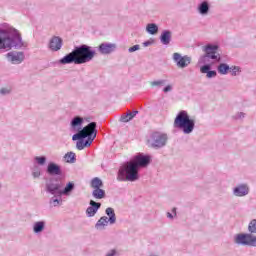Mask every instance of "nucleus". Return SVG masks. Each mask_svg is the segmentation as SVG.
I'll return each instance as SVG.
<instances>
[{"mask_svg": "<svg viewBox=\"0 0 256 256\" xmlns=\"http://www.w3.org/2000/svg\"><path fill=\"white\" fill-rule=\"evenodd\" d=\"M233 195L235 197H245L249 195V186L247 184H240L233 188Z\"/></svg>", "mask_w": 256, "mask_h": 256, "instance_id": "obj_17", "label": "nucleus"}, {"mask_svg": "<svg viewBox=\"0 0 256 256\" xmlns=\"http://www.w3.org/2000/svg\"><path fill=\"white\" fill-rule=\"evenodd\" d=\"M167 217H168V219H173V214L170 212H167Z\"/></svg>", "mask_w": 256, "mask_h": 256, "instance_id": "obj_44", "label": "nucleus"}, {"mask_svg": "<svg viewBox=\"0 0 256 256\" xmlns=\"http://www.w3.org/2000/svg\"><path fill=\"white\" fill-rule=\"evenodd\" d=\"M34 161L38 164V165H45L47 163V157L46 156H36L34 158Z\"/></svg>", "mask_w": 256, "mask_h": 256, "instance_id": "obj_34", "label": "nucleus"}, {"mask_svg": "<svg viewBox=\"0 0 256 256\" xmlns=\"http://www.w3.org/2000/svg\"><path fill=\"white\" fill-rule=\"evenodd\" d=\"M217 71L220 75H227L231 71V67L227 63H220L217 66Z\"/></svg>", "mask_w": 256, "mask_h": 256, "instance_id": "obj_26", "label": "nucleus"}, {"mask_svg": "<svg viewBox=\"0 0 256 256\" xmlns=\"http://www.w3.org/2000/svg\"><path fill=\"white\" fill-rule=\"evenodd\" d=\"M172 213L175 214V215H177V208H173V209H172Z\"/></svg>", "mask_w": 256, "mask_h": 256, "instance_id": "obj_45", "label": "nucleus"}, {"mask_svg": "<svg viewBox=\"0 0 256 256\" xmlns=\"http://www.w3.org/2000/svg\"><path fill=\"white\" fill-rule=\"evenodd\" d=\"M200 15H207L209 13V2L203 1L198 6Z\"/></svg>", "mask_w": 256, "mask_h": 256, "instance_id": "obj_27", "label": "nucleus"}, {"mask_svg": "<svg viewBox=\"0 0 256 256\" xmlns=\"http://www.w3.org/2000/svg\"><path fill=\"white\" fill-rule=\"evenodd\" d=\"M105 256H119V251L117 249H110Z\"/></svg>", "mask_w": 256, "mask_h": 256, "instance_id": "obj_37", "label": "nucleus"}, {"mask_svg": "<svg viewBox=\"0 0 256 256\" xmlns=\"http://www.w3.org/2000/svg\"><path fill=\"white\" fill-rule=\"evenodd\" d=\"M139 114V111L134 110V111H128L126 114L122 115L120 118V121L122 123H129L133 118H135Z\"/></svg>", "mask_w": 256, "mask_h": 256, "instance_id": "obj_23", "label": "nucleus"}, {"mask_svg": "<svg viewBox=\"0 0 256 256\" xmlns=\"http://www.w3.org/2000/svg\"><path fill=\"white\" fill-rule=\"evenodd\" d=\"M139 49H141V46H139V44H136V45L130 47V48L128 49V52H129V53H135V51H139Z\"/></svg>", "mask_w": 256, "mask_h": 256, "instance_id": "obj_38", "label": "nucleus"}, {"mask_svg": "<svg viewBox=\"0 0 256 256\" xmlns=\"http://www.w3.org/2000/svg\"><path fill=\"white\" fill-rule=\"evenodd\" d=\"M46 173L50 175V177H61V175H63V169H61V165L55 162H49L46 167Z\"/></svg>", "mask_w": 256, "mask_h": 256, "instance_id": "obj_10", "label": "nucleus"}, {"mask_svg": "<svg viewBox=\"0 0 256 256\" xmlns=\"http://www.w3.org/2000/svg\"><path fill=\"white\" fill-rule=\"evenodd\" d=\"M107 225H109L107 216H102L95 224V229L103 230Z\"/></svg>", "mask_w": 256, "mask_h": 256, "instance_id": "obj_25", "label": "nucleus"}, {"mask_svg": "<svg viewBox=\"0 0 256 256\" xmlns=\"http://www.w3.org/2000/svg\"><path fill=\"white\" fill-rule=\"evenodd\" d=\"M151 164V156L138 154L128 162H126L118 171V181H139V169L149 167Z\"/></svg>", "mask_w": 256, "mask_h": 256, "instance_id": "obj_1", "label": "nucleus"}, {"mask_svg": "<svg viewBox=\"0 0 256 256\" xmlns=\"http://www.w3.org/2000/svg\"><path fill=\"white\" fill-rule=\"evenodd\" d=\"M63 189L62 178L59 176H50L45 182V191L49 195H59Z\"/></svg>", "mask_w": 256, "mask_h": 256, "instance_id": "obj_7", "label": "nucleus"}, {"mask_svg": "<svg viewBox=\"0 0 256 256\" xmlns=\"http://www.w3.org/2000/svg\"><path fill=\"white\" fill-rule=\"evenodd\" d=\"M97 137V122H90L83 127V131L75 133L72 136V141H77L76 148L78 151H83L85 147H91L93 141Z\"/></svg>", "mask_w": 256, "mask_h": 256, "instance_id": "obj_4", "label": "nucleus"}, {"mask_svg": "<svg viewBox=\"0 0 256 256\" xmlns=\"http://www.w3.org/2000/svg\"><path fill=\"white\" fill-rule=\"evenodd\" d=\"M105 213L107 217H109L108 221L110 225H115V223H117V216L115 215V209H113L112 207H108L106 208Z\"/></svg>", "mask_w": 256, "mask_h": 256, "instance_id": "obj_22", "label": "nucleus"}, {"mask_svg": "<svg viewBox=\"0 0 256 256\" xmlns=\"http://www.w3.org/2000/svg\"><path fill=\"white\" fill-rule=\"evenodd\" d=\"M167 83V80L161 79V80H155L150 82L151 87H163Z\"/></svg>", "mask_w": 256, "mask_h": 256, "instance_id": "obj_33", "label": "nucleus"}, {"mask_svg": "<svg viewBox=\"0 0 256 256\" xmlns=\"http://www.w3.org/2000/svg\"><path fill=\"white\" fill-rule=\"evenodd\" d=\"M95 55L97 52L93 50V48L87 44H82L79 46H75L74 49L62 57L58 63L60 65H85V63H89L95 59Z\"/></svg>", "mask_w": 256, "mask_h": 256, "instance_id": "obj_3", "label": "nucleus"}, {"mask_svg": "<svg viewBox=\"0 0 256 256\" xmlns=\"http://www.w3.org/2000/svg\"><path fill=\"white\" fill-rule=\"evenodd\" d=\"M83 117L81 116H75L72 118L70 122V131L71 133H81L83 131Z\"/></svg>", "mask_w": 256, "mask_h": 256, "instance_id": "obj_11", "label": "nucleus"}, {"mask_svg": "<svg viewBox=\"0 0 256 256\" xmlns=\"http://www.w3.org/2000/svg\"><path fill=\"white\" fill-rule=\"evenodd\" d=\"M90 187H92V189H103V180L99 177L93 178L91 180Z\"/></svg>", "mask_w": 256, "mask_h": 256, "instance_id": "obj_29", "label": "nucleus"}, {"mask_svg": "<svg viewBox=\"0 0 256 256\" xmlns=\"http://www.w3.org/2000/svg\"><path fill=\"white\" fill-rule=\"evenodd\" d=\"M49 203L51 205V207H59V205H61V203H63V200L60 198H57L56 195H54L52 198H50Z\"/></svg>", "mask_w": 256, "mask_h": 256, "instance_id": "obj_31", "label": "nucleus"}, {"mask_svg": "<svg viewBox=\"0 0 256 256\" xmlns=\"http://www.w3.org/2000/svg\"><path fill=\"white\" fill-rule=\"evenodd\" d=\"M234 242L236 243V245L251 247V234L250 233L237 234L234 238Z\"/></svg>", "mask_w": 256, "mask_h": 256, "instance_id": "obj_14", "label": "nucleus"}, {"mask_svg": "<svg viewBox=\"0 0 256 256\" xmlns=\"http://www.w3.org/2000/svg\"><path fill=\"white\" fill-rule=\"evenodd\" d=\"M32 177L34 179H39L41 177V169L38 166H35L32 170Z\"/></svg>", "mask_w": 256, "mask_h": 256, "instance_id": "obj_35", "label": "nucleus"}, {"mask_svg": "<svg viewBox=\"0 0 256 256\" xmlns=\"http://www.w3.org/2000/svg\"><path fill=\"white\" fill-rule=\"evenodd\" d=\"M172 59L174 63H176V67H178V69H187V67L191 65V56L188 55L182 56L180 53L175 52Z\"/></svg>", "mask_w": 256, "mask_h": 256, "instance_id": "obj_9", "label": "nucleus"}, {"mask_svg": "<svg viewBox=\"0 0 256 256\" xmlns=\"http://www.w3.org/2000/svg\"><path fill=\"white\" fill-rule=\"evenodd\" d=\"M151 45H153V41H151V40L145 41V42L143 43V47H149V46H151Z\"/></svg>", "mask_w": 256, "mask_h": 256, "instance_id": "obj_43", "label": "nucleus"}, {"mask_svg": "<svg viewBox=\"0 0 256 256\" xmlns=\"http://www.w3.org/2000/svg\"><path fill=\"white\" fill-rule=\"evenodd\" d=\"M174 127L181 129L185 135H189L195 129V120L191 119L187 111L181 110L174 120Z\"/></svg>", "mask_w": 256, "mask_h": 256, "instance_id": "obj_5", "label": "nucleus"}, {"mask_svg": "<svg viewBox=\"0 0 256 256\" xmlns=\"http://www.w3.org/2000/svg\"><path fill=\"white\" fill-rule=\"evenodd\" d=\"M146 31L149 35H157V33H159V26L155 23L147 24Z\"/></svg>", "mask_w": 256, "mask_h": 256, "instance_id": "obj_28", "label": "nucleus"}, {"mask_svg": "<svg viewBox=\"0 0 256 256\" xmlns=\"http://www.w3.org/2000/svg\"><path fill=\"white\" fill-rule=\"evenodd\" d=\"M11 93V90L7 88L0 89V95H9Z\"/></svg>", "mask_w": 256, "mask_h": 256, "instance_id": "obj_42", "label": "nucleus"}, {"mask_svg": "<svg viewBox=\"0 0 256 256\" xmlns=\"http://www.w3.org/2000/svg\"><path fill=\"white\" fill-rule=\"evenodd\" d=\"M92 197L96 201H101V199H105V197H107V193L102 188H94L92 191Z\"/></svg>", "mask_w": 256, "mask_h": 256, "instance_id": "obj_20", "label": "nucleus"}, {"mask_svg": "<svg viewBox=\"0 0 256 256\" xmlns=\"http://www.w3.org/2000/svg\"><path fill=\"white\" fill-rule=\"evenodd\" d=\"M212 67H213V64L205 63L203 66L200 67V72L203 74H206L207 79H213L217 77V71L211 70Z\"/></svg>", "mask_w": 256, "mask_h": 256, "instance_id": "obj_16", "label": "nucleus"}, {"mask_svg": "<svg viewBox=\"0 0 256 256\" xmlns=\"http://www.w3.org/2000/svg\"><path fill=\"white\" fill-rule=\"evenodd\" d=\"M8 61H11L14 65H19L25 61L24 52H9L6 55Z\"/></svg>", "mask_w": 256, "mask_h": 256, "instance_id": "obj_13", "label": "nucleus"}, {"mask_svg": "<svg viewBox=\"0 0 256 256\" xmlns=\"http://www.w3.org/2000/svg\"><path fill=\"white\" fill-rule=\"evenodd\" d=\"M167 141H169V136L166 133L153 132L148 143L152 149H163L167 145Z\"/></svg>", "mask_w": 256, "mask_h": 256, "instance_id": "obj_8", "label": "nucleus"}, {"mask_svg": "<svg viewBox=\"0 0 256 256\" xmlns=\"http://www.w3.org/2000/svg\"><path fill=\"white\" fill-rule=\"evenodd\" d=\"M90 207L86 209L87 217H95L97 215V211L101 209V202H96L95 200L89 201Z\"/></svg>", "mask_w": 256, "mask_h": 256, "instance_id": "obj_15", "label": "nucleus"}, {"mask_svg": "<svg viewBox=\"0 0 256 256\" xmlns=\"http://www.w3.org/2000/svg\"><path fill=\"white\" fill-rule=\"evenodd\" d=\"M61 47H63V39L59 36H53L49 42V49L51 51H61Z\"/></svg>", "mask_w": 256, "mask_h": 256, "instance_id": "obj_18", "label": "nucleus"}, {"mask_svg": "<svg viewBox=\"0 0 256 256\" xmlns=\"http://www.w3.org/2000/svg\"><path fill=\"white\" fill-rule=\"evenodd\" d=\"M73 191H75V183L68 182L64 189L60 188V197L62 195H66V197H68L69 195H71V193H73Z\"/></svg>", "mask_w": 256, "mask_h": 256, "instance_id": "obj_21", "label": "nucleus"}, {"mask_svg": "<svg viewBox=\"0 0 256 256\" xmlns=\"http://www.w3.org/2000/svg\"><path fill=\"white\" fill-rule=\"evenodd\" d=\"M233 119H245V113L244 112H238L236 115L233 116Z\"/></svg>", "mask_w": 256, "mask_h": 256, "instance_id": "obj_39", "label": "nucleus"}, {"mask_svg": "<svg viewBox=\"0 0 256 256\" xmlns=\"http://www.w3.org/2000/svg\"><path fill=\"white\" fill-rule=\"evenodd\" d=\"M64 158L66 159V163H75V161H77V156L74 152L66 153Z\"/></svg>", "mask_w": 256, "mask_h": 256, "instance_id": "obj_30", "label": "nucleus"}, {"mask_svg": "<svg viewBox=\"0 0 256 256\" xmlns=\"http://www.w3.org/2000/svg\"><path fill=\"white\" fill-rule=\"evenodd\" d=\"M171 39H173V32H171V30H163L160 35V43H162V45H169Z\"/></svg>", "mask_w": 256, "mask_h": 256, "instance_id": "obj_19", "label": "nucleus"}, {"mask_svg": "<svg viewBox=\"0 0 256 256\" xmlns=\"http://www.w3.org/2000/svg\"><path fill=\"white\" fill-rule=\"evenodd\" d=\"M248 231L250 235L256 234V219L250 221L248 225Z\"/></svg>", "mask_w": 256, "mask_h": 256, "instance_id": "obj_32", "label": "nucleus"}, {"mask_svg": "<svg viewBox=\"0 0 256 256\" xmlns=\"http://www.w3.org/2000/svg\"><path fill=\"white\" fill-rule=\"evenodd\" d=\"M250 247H256V236L251 234Z\"/></svg>", "mask_w": 256, "mask_h": 256, "instance_id": "obj_41", "label": "nucleus"}, {"mask_svg": "<svg viewBox=\"0 0 256 256\" xmlns=\"http://www.w3.org/2000/svg\"><path fill=\"white\" fill-rule=\"evenodd\" d=\"M45 225H46V222L43 220L34 222L33 233H35L36 235H39V233H43V231H45Z\"/></svg>", "mask_w": 256, "mask_h": 256, "instance_id": "obj_24", "label": "nucleus"}, {"mask_svg": "<svg viewBox=\"0 0 256 256\" xmlns=\"http://www.w3.org/2000/svg\"><path fill=\"white\" fill-rule=\"evenodd\" d=\"M117 49V44L104 42L98 46V52L100 55H111Z\"/></svg>", "mask_w": 256, "mask_h": 256, "instance_id": "obj_12", "label": "nucleus"}, {"mask_svg": "<svg viewBox=\"0 0 256 256\" xmlns=\"http://www.w3.org/2000/svg\"><path fill=\"white\" fill-rule=\"evenodd\" d=\"M173 91V86L171 84H168L166 87L163 88L164 93H169Z\"/></svg>", "mask_w": 256, "mask_h": 256, "instance_id": "obj_40", "label": "nucleus"}, {"mask_svg": "<svg viewBox=\"0 0 256 256\" xmlns=\"http://www.w3.org/2000/svg\"><path fill=\"white\" fill-rule=\"evenodd\" d=\"M202 51L205 53L199 59L200 64L209 63V59L216 61V63H221V54H219V45L217 44H207L203 46Z\"/></svg>", "mask_w": 256, "mask_h": 256, "instance_id": "obj_6", "label": "nucleus"}, {"mask_svg": "<svg viewBox=\"0 0 256 256\" xmlns=\"http://www.w3.org/2000/svg\"><path fill=\"white\" fill-rule=\"evenodd\" d=\"M231 75L232 77H237V73L241 71V68L239 66H232L230 67Z\"/></svg>", "mask_w": 256, "mask_h": 256, "instance_id": "obj_36", "label": "nucleus"}, {"mask_svg": "<svg viewBox=\"0 0 256 256\" xmlns=\"http://www.w3.org/2000/svg\"><path fill=\"white\" fill-rule=\"evenodd\" d=\"M28 43L23 41L19 30L9 26L7 23L0 24V53L11 51V49H27Z\"/></svg>", "mask_w": 256, "mask_h": 256, "instance_id": "obj_2", "label": "nucleus"}]
</instances>
